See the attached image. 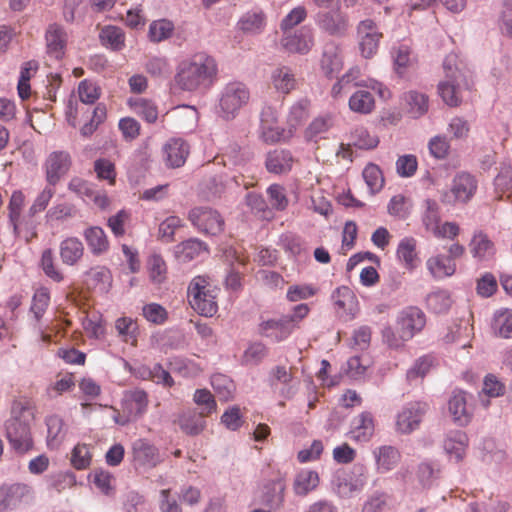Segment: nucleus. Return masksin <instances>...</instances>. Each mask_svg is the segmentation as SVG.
Returning a JSON list of instances; mask_svg holds the SVG:
<instances>
[{"mask_svg":"<svg viewBox=\"0 0 512 512\" xmlns=\"http://www.w3.org/2000/svg\"><path fill=\"white\" fill-rule=\"evenodd\" d=\"M217 76L216 60L212 56L200 52L178 64L174 81L176 86L183 91H205L214 85Z\"/></svg>","mask_w":512,"mask_h":512,"instance_id":"nucleus-1","label":"nucleus"},{"mask_svg":"<svg viewBox=\"0 0 512 512\" xmlns=\"http://www.w3.org/2000/svg\"><path fill=\"white\" fill-rule=\"evenodd\" d=\"M34 410L33 402L27 397H20L12 403L11 417L5 424V435L11 449L17 454L23 455L33 449L30 425L34 419Z\"/></svg>","mask_w":512,"mask_h":512,"instance_id":"nucleus-2","label":"nucleus"},{"mask_svg":"<svg viewBox=\"0 0 512 512\" xmlns=\"http://www.w3.org/2000/svg\"><path fill=\"white\" fill-rule=\"evenodd\" d=\"M426 325L425 313L416 306L403 308L398 312L395 327H385L382 330L383 342L390 348L398 349L419 334Z\"/></svg>","mask_w":512,"mask_h":512,"instance_id":"nucleus-3","label":"nucleus"},{"mask_svg":"<svg viewBox=\"0 0 512 512\" xmlns=\"http://www.w3.org/2000/svg\"><path fill=\"white\" fill-rule=\"evenodd\" d=\"M445 80L438 84V93L442 100L451 107L460 105L462 101L461 87H469L471 71L467 65L459 59L457 54L451 53L443 62Z\"/></svg>","mask_w":512,"mask_h":512,"instance_id":"nucleus-4","label":"nucleus"},{"mask_svg":"<svg viewBox=\"0 0 512 512\" xmlns=\"http://www.w3.org/2000/svg\"><path fill=\"white\" fill-rule=\"evenodd\" d=\"M219 288L205 275L195 276L189 283L187 299L191 308L199 315L212 317L218 311Z\"/></svg>","mask_w":512,"mask_h":512,"instance_id":"nucleus-5","label":"nucleus"},{"mask_svg":"<svg viewBox=\"0 0 512 512\" xmlns=\"http://www.w3.org/2000/svg\"><path fill=\"white\" fill-rule=\"evenodd\" d=\"M249 100L250 91L245 84L237 81L226 84L219 98L221 117L226 120L234 119Z\"/></svg>","mask_w":512,"mask_h":512,"instance_id":"nucleus-6","label":"nucleus"},{"mask_svg":"<svg viewBox=\"0 0 512 512\" xmlns=\"http://www.w3.org/2000/svg\"><path fill=\"white\" fill-rule=\"evenodd\" d=\"M478 189L477 178L469 172L461 171L453 177L449 190L442 195L447 204H467L475 196Z\"/></svg>","mask_w":512,"mask_h":512,"instance_id":"nucleus-7","label":"nucleus"},{"mask_svg":"<svg viewBox=\"0 0 512 512\" xmlns=\"http://www.w3.org/2000/svg\"><path fill=\"white\" fill-rule=\"evenodd\" d=\"M148 404V395L144 390L137 388L127 391L122 403L123 412H116L113 419L117 424L125 426L146 413Z\"/></svg>","mask_w":512,"mask_h":512,"instance_id":"nucleus-8","label":"nucleus"},{"mask_svg":"<svg viewBox=\"0 0 512 512\" xmlns=\"http://www.w3.org/2000/svg\"><path fill=\"white\" fill-rule=\"evenodd\" d=\"M188 219L202 233L218 235L224 230V219L217 210L195 207L189 211Z\"/></svg>","mask_w":512,"mask_h":512,"instance_id":"nucleus-9","label":"nucleus"},{"mask_svg":"<svg viewBox=\"0 0 512 512\" xmlns=\"http://www.w3.org/2000/svg\"><path fill=\"white\" fill-rule=\"evenodd\" d=\"M260 138L267 144L285 142L291 139V131L278 125V113L272 107H265L260 117Z\"/></svg>","mask_w":512,"mask_h":512,"instance_id":"nucleus-10","label":"nucleus"},{"mask_svg":"<svg viewBox=\"0 0 512 512\" xmlns=\"http://www.w3.org/2000/svg\"><path fill=\"white\" fill-rule=\"evenodd\" d=\"M367 482V468L362 464H355L349 472L337 474L335 488L339 496L350 497L353 493L361 491Z\"/></svg>","mask_w":512,"mask_h":512,"instance_id":"nucleus-11","label":"nucleus"},{"mask_svg":"<svg viewBox=\"0 0 512 512\" xmlns=\"http://www.w3.org/2000/svg\"><path fill=\"white\" fill-rule=\"evenodd\" d=\"M469 253L476 263L487 264L495 259L497 248L495 242L485 231L474 230L468 243Z\"/></svg>","mask_w":512,"mask_h":512,"instance_id":"nucleus-12","label":"nucleus"},{"mask_svg":"<svg viewBox=\"0 0 512 512\" xmlns=\"http://www.w3.org/2000/svg\"><path fill=\"white\" fill-rule=\"evenodd\" d=\"M428 410L425 402H410L397 415L396 429L401 434H410L418 429L423 416Z\"/></svg>","mask_w":512,"mask_h":512,"instance_id":"nucleus-13","label":"nucleus"},{"mask_svg":"<svg viewBox=\"0 0 512 512\" xmlns=\"http://www.w3.org/2000/svg\"><path fill=\"white\" fill-rule=\"evenodd\" d=\"M68 189L84 200L91 201L101 210H106L111 200L105 191L95 189V186L79 177L72 178L68 183Z\"/></svg>","mask_w":512,"mask_h":512,"instance_id":"nucleus-14","label":"nucleus"},{"mask_svg":"<svg viewBox=\"0 0 512 512\" xmlns=\"http://www.w3.org/2000/svg\"><path fill=\"white\" fill-rule=\"evenodd\" d=\"M71 157L68 152L54 151L46 159L44 168L49 185H56L70 169Z\"/></svg>","mask_w":512,"mask_h":512,"instance_id":"nucleus-15","label":"nucleus"},{"mask_svg":"<svg viewBox=\"0 0 512 512\" xmlns=\"http://www.w3.org/2000/svg\"><path fill=\"white\" fill-rule=\"evenodd\" d=\"M448 412L455 424L465 426L470 423L473 411L464 391L456 390L453 392L448 401Z\"/></svg>","mask_w":512,"mask_h":512,"instance_id":"nucleus-16","label":"nucleus"},{"mask_svg":"<svg viewBox=\"0 0 512 512\" xmlns=\"http://www.w3.org/2000/svg\"><path fill=\"white\" fill-rule=\"evenodd\" d=\"M133 461L143 467H156L161 461L158 448L147 439H137L132 444Z\"/></svg>","mask_w":512,"mask_h":512,"instance_id":"nucleus-17","label":"nucleus"},{"mask_svg":"<svg viewBox=\"0 0 512 512\" xmlns=\"http://www.w3.org/2000/svg\"><path fill=\"white\" fill-rule=\"evenodd\" d=\"M332 301L340 317L352 319L359 311L357 297L347 286L337 288L332 294Z\"/></svg>","mask_w":512,"mask_h":512,"instance_id":"nucleus-18","label":"nucleus"},{"mask_svg":"<svg viewBox=\"0 0 512 512\" xmlns=\"http://www.w3.org/2000/svg\"><path fill=\"white\" fill-rule=\"evenodd\" d=\"M295 329L293 320H289L288 316L280 319H270L263 321L259 326V331L264 337L270 338L275 342H280L289 337Z\"/></svg>","mask_w":512,"mask_h":512,"instance_id":"nucleus-19","label":"nucleus"},{"mask_svg":"<svg viewBox=\"0 0 512 512\" xmlns=\"http://www.w3.org/2000/svg\"><path fill=\"white\" fill-rule=\"evenodd\" d=\"M372 454L375 459L376 471L380 474L396 468L402 457L400 451L391 445L379 446L373 450Z\"/></svg>","mask_w":512,"mask_h":512,"instance_id":"nucleus-20","label":"nucleus"},{"mask_svg":"<svg viewBox=\"0 0 512 512\" xmlns=\"http://www.w3.org/2000/svg\"><path fill=\"white\" fill-rule=\"evenodd\" d=\"M2 502L6 507H14L33 498V489L25 483H14L0 488Z\"/></svg>","mask_w":512,"mask_h":512,"instance_id":"nucleus-21","label":"nucleus"},{"mask_svg":"<svg viewBox=\"0 0 512 512\" xmlns=\"http://www.w3.org/2000/svg\"><path fill=\"white\" fill-rule=\"evenodd\" d=\"M417 240L412 236L402 238L396 249V258L401 265L409 270H414L419 263Z\"/></svg>","mask_w":512,"mask_h":512,"instance_id":"nucleus-22","label":"nucleus"},{"mask_svg":"<svg viewBox=\"0 0 512 512\" xmlns=\"http://www.w3.org/2000/svg\"><path fill=\"white\" fill-rule=\"evenodd\" d=\"M163 151L167 166L179 168L186 162L189 155V146L181 139H171L165 144Z\"/></svg>","mask_w":512,"mask_h":512,"instance_id":"nucleus-23","label":"nucleus"},{"mask_svg":"<svg viewBox=\"0 0 512 512\" xmlns=\"http://www.w3.org/2000/svg\"><path fill=\"white\" fill-rule=\"evenodd\" d=\"M402 106L411 118H419L427 113L429 100L424 93L412 90L403 94Z\"/></svg>","mask_w":512,"mask_h":512,"instance_id":"nucleus-24","label":"nucleus"},{"mask_svg":"<svg viewBox=\"0 0 512 512\" xmlns=\"http://www.w3.org/2000/svg\"><path fill=\"white\" fill-rule=\"evenodd\" d=\"M294 158L290 151L275 149L267 154L265 165L270 173L282 174L292 169Z\"/></svg>","mask_w":512,"mask_h":512,"instance_id":"nucleus-25","label":"nucleus"},{"mask_svg":"<svg viewBox=\"0 0 512 512\" xmlns=\"http://www.w3.org/2000/svg\"><path fill=\"white\" fill-rule=\"evenodd\" d=\"M327 2V12L322 11V28L329 32H341L346 30V21L339 11V0H322V5Z\"/></svg>","mask_w":512,"mask_h":512,"instance_id":"nucleus-26","label":"nucleus"},{"mask_svg":"<svg viewBox=\"0 0 512 512\" xmlns=\"http://www.w3.org/2000/svg\"><path fill=\"white\" fill-rule=\"evenodd\" d=\"M426 268L435 279H444L456 272V263L443 254L431 256L426 261Z\"/></svg>","mask_w":512,"mask_h":512,"instance_id":"nucleus-27","label":"nucleus"},{"mask_svg":"<svg viewBox=\"0 0 512 512\" xmlns=\"http://www.w3.org/2000/svg\"><path fill=\"white\" fill-rule=\"evenodd\" d=\"M374 430L375 425L372 415L368 412H363L352 421L351 438L357 442H367L373 436Z\"/></svg>","mask_w":512,"mask_h":512,"instance_id":"nucleus-28","label":"nucleus"},{"mask_svg":"<svg viewBox=\"0 0 512 512\" xmlns=\"http://www.w3.org/2000/svg\"><path fill=\"white\" fill-rule=\"evenodd\" d=\"M468 437L463 431H455L447 436L444 449L451 460L460 462L466 453Z\"/></svg>","mask_w":512,"mask_h":512,"instance_id":"nucleus-29","label":"nucleus"},{"mask_svg":"<svg viewBox=\"0 0 512 512\" xmlns=\"http://www.w3.org/2000/svg\"><path fill=\"white\" fill-rule=\"evenodd\" d=\"M127 105L132 112L148 123H154L158 119V107L152 100L143 97H130Z\"/></svg>","mask_w":512,"mask_h":512,"instance_id":"nucleus-30","label":"nucleus"},{"mask_svg":"<svg viewBox=\"0 0 512 512\" xmlns=\"http://www.w3.org/2000/svg\"><path fill=\"white\" fill-rule=\"evenodd\" d=\"M205 417L206 416L202 415L200 412L197 413L195 410H188L179 415L177 423L184 433L188 435H198L206 426Z\"/></svg>","mask_w":512,"mask_h":512,"instance_id":"nucleus-31","label":"nucleus"},{"mask_svg":"<svg viewBox=\"0 0 512 512\" xmlns=\"http://www.w3.org/2000/svg\"><path fill=\"white\" fill-rule=\"evenodd\" d=\"M271 82L277 92L289 94L296 88V78L292 70L286 66L276 68L271 74Z\"/></svg>","mask_w":512,"mask_h":512,"instance_id":"nucleus-32","label":"nucleus"},{"mask_svg":"<svg viewBox=\"0 0 512 512\" xmlns=\"http://www.w3.org/2000/svg\"><path fill=\"white\" fill-rule=\"evenodd\" d=\"M310 110V101L307 99H301L292 105L287 117L288 131H291V137L296 129L309 118Z\"/></svg>","mask_w":512,"mask_h":512,"instance_id":"nucleus-33","label":"nucleus"},{"mask_svg":"<svg viewBox=\"0 0 512 512\" xmlns=\"http://www.w3.org/2000/svg\"><path fill=\"white\" fill-rule=\"evenodd\" d=\"M84 247L76 237H68L60 244V257L64 264L75 265L83 256Z\"/></svg>","mask_w":512,"mask_h":512,"instance_id":"nucleus-34","label":"nucleus"},{"mask_svg":"<svg viewBox=\"0 0 512 512\" xmlns=\"http://www.w3.org/2000/svg\"><path fill=\"white\" fill-rule=\"evenodd\" d=\"M50 304V292L47 288H39L32 297L30 313L31 323L34 327L39 326L48 306Z\"/></svg>","mask_w":512,"mask_h":512,"instance_id":"nucleus-35","label":"nucleus"},{"mask_svg":"<svg viewBox=\"0 0 512 512\" xmlns=\"http://www.w3.org/2000/svg\"><path fill=\"white\" fill-rule=\"evenodd\" d=\"M84 238L93 254H102L109 248V241L101 227L94 226L85 230Z\"/></svg>","mask_w":512,"mask_h":512,"instance_id":"nucleus-36","label":"nucleus"},{"mask_svg":"<svg viewBox=\"0 0 512 512\" xmlns=\"http://www.w3.org/2000/svg\"><path fill=\"white\" fill-rule=\"evenodd\" d=\"M349 108L359 114H370L375 108L373 95L365 90H358L349 98Z\"/></svg>","mask_w":512,"mask_h":512,"instance_id":"nucleus-37","label":"nucleus"},{"mask_svg":"<svg viewBox=\"0 0 512 512\" xmlns=\"http://www.w3.org/2000/svg\"><path fill=\"white\" fill-rule=\"evenodd\" d=\"M492 329L502 338L512 337V309H501L494 314Z\"/></svg>","mask_w":512,"mask_h":512,"instance_id":"nucleus-38","label":"nucleus"},{"mask_svg":"<svg viewBox=\"0 0 512 512\" xmlns=\"http://www.w3.org/2000/svg\"><path fill=\"white\" fill-rule=\"evenodd\" d=\"M281 44L287 52L306 53L309 51L312 40L309 34H286Z\"/></svg>","mask_w":512,"mask_h":512,"instance_id":"nucleus-39","label":"nucleus"},{"mask_svg":"<svg viewBox=\"0 0 512 512\" xmlns=\"http://www.w3.org/2000/svg\"><path fill=\"white\" fill-rule=\"evenodd\" d=\"M205 249L204 243L198 239H189L176 246V257L182 262H188L200 255Z\"/></svg>","mask_w":512,"mask_h":512,"instance_id":"nucleus-40","label":"nucleus"},{"mask_svg":"<svg viewBox=\"0 0 512 512\" xmlns=\"http://www.w3.org/2000/svg\"><path fill=\"white\" fill-rule=\"evenodd\" d=\"M211 385L220 401L227 402L233 398L235 385L233 381L226 375H213L211 377Z\"/></svg>","mask_w":512,"mask_h":512,"instance_id":"nucleus-41","label":"nucleus"},{"mask_svg":"<svg viewBox=\"0 0 512 512\" xmlns=\"http://www.w3.org/2000/svg\"><path fill=\"white\" fill-rule=\"evenodd\" d=\"M115 329L124 342L136 346L138 326L132 318H118L115 322Z\"/></svg>","mask_w":512,"mask_h":512,"instance_id":"nucleus-42","label":"nucleus"},{"mask_svg":"<svg viewBox=\"0 0 512 512\" xmlns=\"http://www.w3.org/2000/svg\"><path fill=\"white\" fill-rule=\"evenodd\" d=\"M452 303L451 295L446 290L434 291L427 297L428 308L437 314L446 313L452 306Z\"/></svg>","mask_w":512,"mask_h":512,"instance_id":"nucleus-43","label":"nucleus"},{"mask_svg":"<svg viewBox=\"0 0 512 512\" xmlns=\"http://www.w3.org/2000/svg\"><path fill=\"white\" fill-rule=\"evenodd\" d=\"M362 175L372 194L379 192L383 188L384 177L378 165L369 163L364 168Z\"/></svg>","mask_w":512,"mask_h":512,"instance_id":"nucleus-44","label":"nucleus"},{"mask_svg":"<svg viewBox=\"0 0 512 512\" xmlns=\"http://www.w3.org/2000/svg\"><path fill=\"white\" fill-rule=\"evenodd\" d=\"M47 441L51 447L58 446L65 436L64 422L58 416H50L47 419Z\"/></svg>","mask_w":512,"mask_h":512,"instance_id":"nucleus-45","label":"nucleus"},{"mask_svg":"<svg viewBox=\"0 0 512 512\" xmlns=\"http://www.w3.org/2000/svg\"><path fill=\"white\" fill-rule=\"evenodd\" d=\"M194 403L201 408V414L209 416L217 410L214 396L208 389H197L193 395Z\"/></svg>","mask_w":512,"mask_h":512,"instance_id":"nucleus-46","label":"nucleus"},{"mask_svg":"<svg viewBox=\"0 0 512 512\" xmlns=\"http://www.w3.org/2000/svg\"><path fill=\"white\" fill-rule=\"evenodd\" d=\"M67 40L65 34H46V52L56 60L63 58Z\"/></svg>","mask_w":512,"mask_h":512,"instance_id":"nucleus-47","label":"nucleus"},{"mask_svg":"<svg viewBox=\"0 0 512 512\" xmlns=\"http://www.w3.org/2000/svg\"><path fill=\"white\" fill-rule=\"evenodd\" d=\"M319 483V476L315 471H301L295 480V491L297 494L305 495L315 489Z\"/></svg>","mask_w":512,"mask_h":512,"instance_id":"nucleus-48","label":"nucleus"},{"mask_svg":"<svg viewBox=\"0 0 512 512\" xmlns=\"http://www.w3.org/2000/svg\"><path fill=\"white\" fill-rule=\"evenodd\" d=\"M352 144L359 149H373L379 144L377 136L371 135L364 127H357L351 133Z\"/></svg>","mask_w":512,"mask_h":512,"instance_id":"nucleus-49","label":"nucleus"},{"mask_svg":"<svg viewBox=\"0 0 512 512\" xmlns=\"http://www.w3.org/2000/svg\"><path fill=\"white\" fill-rule=\"evenodd\" d=\"M182 226L183 221L180 217L169 216L159 224L158 237L165 243H171L174 241L175 231Z\"/></svg>","mask_w":512,"mask_h":512,"instance_id":"nucleus-50","label":"nucleus"},{"mask_svg":"<svg viewBox=\"0 0 512 512\" xmlns=\"http://www.w3.org/2000/svg\"><path fill=\"white\" fill-rule=\"evenodd\" d=\"M78 96L84 104H94L101 95L100 87L91 80L84 79L78 85Z\"/></svg>","mask_w":512,"mask_h":512,"instance_id":"nucleus-51","label":"nucleus"},{"mask_svg":"<svg viewBox=\"0 0 512 512\" xmlns=\"http://www.w3.org/2000/svg\"><path fill=\"white\" fill-rule=\"evenodd\" d=\"M372 338V330L367 325L356 328L349 340V346L355 350H367L370 346Z\"/></svg>","mask_w":512,"mask_h":512,"instance_id":"nucleus-52","label":"nucleus"},{"mask_svg":"<svg viewBox=\"0 0 512 512\" xmlns=\"http://www.w3.org/2000/svg\"><path fill=\"white\" fill-rule=\"evenodd\" d=\"M239 29L243 32L262 30L265 26V15L262 11L247 12L238 22Z\"/></svg>","mask_w":512,"mask_h":512,"instance_id":"nucleus-53","label":"nucleus"},{"mask_svg":"<svg viewBox=\"0 0 512 512\" xmlns=\"http://www.w3.org/2000/svg\"><path fill=\"white\" fill-rule=\"evenodd\" d=\"M94 171L98 179L108 181L109 185H115L117 173L114 163L110 160L105 158L97 159L94 162Z\"/></svg>","mask_w":512,"mask_h":512,"instance_id":"nucleus-54","label":"nucleus"},{"mask_svg":"<svg viewBox=\"0 0 512 512\" xmlns=\"http://www.w3.org/2000/svg\"><path fill=\"white\" fill-rule=\"evenodd\" d=\"M433 366V359L430 356L420 357L413 366L407 371V380L412 383L418 379H423Z\"/></svg>","mask_w":512,"mask_h":512,"instance_id":"nucleus-55","label":"nucleus"},{"mask_svg":"<svg viewBox=\"0 0 512 512\" xmlns=\"http://www.w3.org/2000/svg\"><path fill=\"white\" fill-rule=\"evenodd\" d=\"M371 361L366 356H353L347 361L346 373L353 379L363 377L370 367Z\"/></svg>","mask_w":512,"mask_h":512,"instance_id":"nucleus-56","label":"nucleus"},{"mask_svg":"<svg viewBox=\"0 0 512 512\" xmlns=\"http://www.w3.org/2000/svg\"><path fill=\"white\" fill-rule=\"evenodd\" d=\"M149 277L154 283H162L166 278L167 266L159 255H152L148 260Z\"/></svg>","mask_w":512,"mask_h":512,"instance_id":"nucleus-57","label":"nucleus"},{"mask_svg":"<svg viewBox=\"0 0 512 512\" xmlns=\"http://www.w3.org/2000/svg\"><path fill=\"white\" fill-rule=\"evenodd\" d=\"M494 187L498 199H502L503 196L512 189L511 167H505L500 170L494 179Z\"/></svg>","mask_w":512,"mask_h":512,"instance_id":"nucleus-58","label":"nucleus"},{"mask_svg":"<svg viewBox=\"0 0 512 512\" xmlns=\"http://www.w3.org/2000/svg\"><path fill=\"white\" fill-rule=\"evenodd\" d=\"M387 209L391 216L405 219L409 215L410 204L405 196L398 194L390 199Z\"/></svg>","mask_w":512,"mask_h":512,"instance_id":"nucleus-59","label":"nucleus"},{"mask_svg":"<svg viewBox=\"0 0 512 512\" xmlns=\"http://www.w3.org/2000/svg\"><path fill=\"white\" fill-rule=\"evenodd\" d=\"M91 458L89 447L85 444H78L72 450L71 464L77 470H84L89 467Z\"/></svg>","mask_w":512,"mask_h":512,"instance_id":"nucleus-60","label":"nucleus"},{"mask_svg":"<svg viewBox=\"0 0 512 512\" xmlns=\"http://www.w3.org/2000/svg\"><path fill=\"white\" fill-rule=\"evenodd\" d=\"M41 267L47 277L55 282H61L64 277L54 264V257L51 249L43 251L41 256Z\"/></svg>","mask_w":512,"mask_h":512,"instance_id":"nucleus-61","label":"nucleus"},{"mask_svg":"<svg viewBox=\"0 0 512 512\" xmlns=\"http://www.w3.org/2000/svg\"><path fill=\"white\" fill-rule=\"evenodd\" d=\"M270 204L276 210H285L288 206L289 200L286 196L284 187L278 184H272L267 189Z\"/></svg>","mask_w":512,"mask_h":512,"instance_id":"nucleus-62","label":"nucleus"},{"mask_svg":"<svg viewBox=\"0 0 512 512\" xmlns=\"http://www.w3.org/2000/svg\"><path fill=\"white\" fill-rule=\"evenodd\" d=\"M145 70L150 76L161 78L170 74V65L165 58L153 57L145 64Z\"/></svg>","mask_w":512,"mask_h":512,"instance_id":"nucleus-63","label":"nucleus"},{"mask_svg":"<svg viewBox=\"0 0 512 512\" xmlns=\"http://www.w3.org/2000/svg\"><path fill=\"white\" fill-rule=\"evenodd\" d=\"M130 216L127 210L122 209L108 218L107 225L116 237H121L125 234V225L130 220Z\"/></svg>","mask_w":512,"mask_h":512,"instance_id":"nucleus-64","label":"nucleus"}]
</instances>
